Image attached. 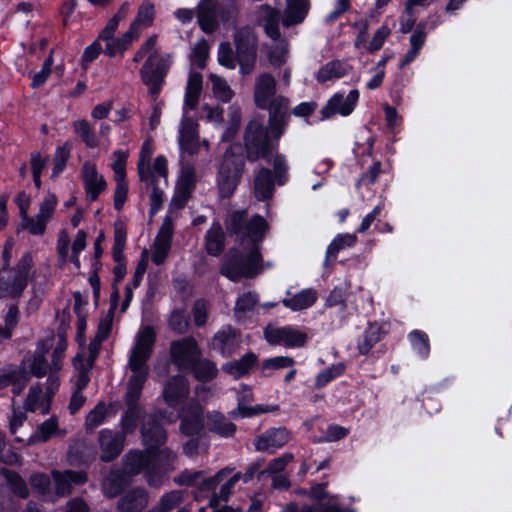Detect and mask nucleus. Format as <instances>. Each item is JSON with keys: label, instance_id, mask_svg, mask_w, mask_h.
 <instances>
[{"label": "nucleus", "instance_id": "f257e3e1", "mask_svg": "<svg viewBox=\"0 0 512 512\" xmlns=\"http://www.w3.org/2000/svg\"><path fill=\"white\" fill-rule=\"evenodd\" d=\"M225 227L227 232L235 235L243 245L249 241L250 247L244 246L245 253L238 249H230L223 257L220 274L233 282L255 278L264 270L260 243L269 230L268 223L260 215L248 220L246 210H236L227 215Z\"/></svg>", "mask_w": 512, "mask_h": 512}, {"label": "nucleus", "instance_id": "f03ea898", "mask_svg": "<svg viewBox=\"0 0 512 512\" xmlns=\"http://www.w3.org/2000/svg\"><path fill=\"white\" fill-rule=\"evenodd\" d=\"M155 339L154 329L151 326L143 327L137 335L136 344L129 359V367L133 374L127 383V391L124 395L126 409L120 420L121 431L125 434L132 433L136 429L138 418L142 413L139 399L147 380L146 362L151 356Z\"/></svg>", "mask_w": 512, "mask_h": 512}, {"label": "nucleus", "instance_id": "7ed1b4c3", "mask_svg": "<svg viewBox=\"0 0 512 512\" xmlns=\"http://www.w3.org/2000/svg\"><path fill=\"white\" fill-rule=\"evenodd\" d=\"M277 82L270 73H261L255 79L253 98L256 106L268 110V124L275 138H280L290 119L289 99L276 95Z\"/></svg>", "mask_w": 512, "mask_h": 512}, {"label": "nucleus", "instance_id": "20e7f679", "mask_svg": "<svg viewBox=\"0 0 512 512\" xmlns=\"http://www.w3.org/2000/svg\"><path fill=\"white\" fill-rule=\"evenodd\" d=\"M156 43L157 35L150 36L133 56L135 63H139L147 56L140 69V76L152 96L160 93L169 68L168 62L158 53Z\"/></svg>", "mask_w": 512, "mask_h": 512}, {"label": "nucleus", "instance_id": "39448f33", "mask_svg": "<svg viewBox=\"0 0 512 512\" xmlns=\"http://www.w3.org/2000/svg\"><path fill=\"white\" fill-rule=\"evenodd\" d=\"M245 159L239 146H230L224 153L218 170L220 195L229 198L235 191L244 171Z\"/></svg>", "mask_w": 512, "mask_h": 512}, {"label": "nucleus", "instance_id": "423d86ee", "mask_svg": "<svg viewBox=\"0 0 512 512\" xmlns=\"http://www.w3.org/2000/svg\"><path fill=\"white\" fill-rule=\"evenodd\" d=\"M271 137L276 142L279 139L274 137L269 126L268 130H266L261 121H250L244 136L247 159L251 162L259 159H268L277 146V143L272 142Z\"/></svg>", "mask_w": 512, "mask_h": 512}, {"label": "nucleus", "instance_id": "0eeeda50", "mask_svg": "<svg viewBox=\"0 0 512 512\" xmlns=\"http://www.w3.org/2000/svg\"><path fill=\"white\" fill-rule=\"evenodd\" d=\"M33 260L25 253L14 268L0 269V298H19L27 287Z\"/></svg>", "mask_w": 512, "mask_h": 512}, {"label": "nucleus", "instance_id": "6e6552de", "mask_svg": "<svg viewBox=\"0 0 512 512\" xmlns=\"http://www.w3.org/2000/svg\"><path fill=\"white\" fill-rule=\"evenodd\" d=\"M233 40L239 70L243 75H249L257 61V36L251 27L245 26L236 30Z\"/></svg>", "mask_w": 512, "mask_h": 512}, {"label": "nucleus", "instance_id": "1a4fd4ad", "mask_svg": "<svg viewBox=\"0 0 512 512\" xmlns=\"http://www.w3.org/2000/svg\"><path fill=\"white\" fill-rule=\"evenodd\" d=\"M59 386V379L56 374L48 373V378L43 388L41 384L32 385L29 388L26 400L24 402L25 411H40L43 415L50 410L51 401L55 390Z\"/></svg>", "mask_w": 512, "mask_h": 512}, {"label": "nucleus", "instance_id": "9d476101", "mask_svg": "<svg viewBox=\"0 0 512 512\" xmlns=\"http://www.w3.org/2000/svg\"><path fill=\"white\" fill-rule=\"evenodd\" d=\"M172 362L181 370H189L200 357V350L196 341L191 338H183L173 341L170 345Z\"/></svg>", "mask_w": 512, "mask_h": 512}, {"label": "nucleus", "instance_id": "9b49d317", "mask_svg": "<svg viewBox=\"0 0 512 512\" xmlns=\"http://www.w3.org/2000/svg\"><path fill=\"white\" fill-rule=\"evenodd\" d=\"M126 435L121 430L113 431L110 429H102L98 433L101 461L111 462L121 454L125 445Z\"/></svg>", "mask_w": 512, "mask_h": 512}, {"label": "nucleus", "instance_id": "f8f14e48", "mask_svg": "<svg viewBox=\"0 0 512 512\" xmlns=\"http://www.w3.org/2000/svg\"><path fill=\"white\" fill-rule=\"evenodd\" d=\"M265 339L271 345H283L285 347H301L307 340L306 333L290 326H268L264 331Z\"/></svg>", "mask_w": 512, "mask_h": 512}, {"label": "nucleus", "instance_id": "ddd939ff", "mask_svg": "<svg viewBox=\"0 0 512 512\" xmlns=\"http://www.w3.org/2000/svg\"><path fill=\"white\" fill-rule=\"evenodd\" d=\"M291 438V432L285 427L271 428L255 438L254 446L258 452L274 454L284 447Z\"/></svg>", "mask_w": 512, "mask_h": 512}, {"label": "nucleus", "instance_id": "4468645a", "mask_svg": "<svg viewBox=\"0 0 512 512\" xmlns=\"http://www.w3.org/2000/svg\"><path fill=\"white\" fill-rule=\"evenodd\" d=\"M81 175L87 193V199L89 201H95L107 188L105 179L102 175L98 174L96 166L90 162H85L82 165Z\"/></svg>", "mask_w": 512, "mask_h": 512}, {"label": "nucleus", "instance_id": "2eb2a0df", "mask_svg": "<svg viewBox=\"0 0 512 512\" xmlns=\"http://www.w3.org/2000/svg\"><path fill=\"white\" fill-rule=\"evenodd\" d=\"M153 462L152 449L131 450L123 457V470L127 475L135 476L142 471L145 473Z\"/></svg>", "mask_w": 512, "mask_h": 512}, {"label": "nucleus", "instance_id": "dca6fc26", "mask_svg": "<svg viewBox=\"0 0 512 512\" xmlns=\"http://www.w3.org/2000/svg\"><path fill=\"white\" fill-rule=\"evenodd\" d=\"M55 483V491L58 496H67L76 485L84 484L87 475L83 471L65 470L63 472L53 470L51 472Z\"/></svg>", "mask_w": 512, "mask_h": 512}, {"label": "nucleus", "instance_id": "f3484780", "mask_svg": "<svg viewBox=\"0 0 512 512\" xmlns=\"http://www.w3.org/2000/svg\"><path fill=\"white\" fill-rule=\"evenodd\" d=\"M173 234V223L170 218H166L156 236L154 242V250L152 253V261L156 265L164 263L168 252L171 248V239Z\"/></svg>", "mask_w": 512, "mask_h": 512}, {"label": "nucleus", "instance_id": "a211bd4d", "mask_svg": "<svg viewBox=\"0 0 512 512\" xmlns=\"http://www.w3.org/2000/svg\"><path fill=\"white\" fill-rule=\"evenodd\" d=\"M189 395L187 380L180 375L171 377L163 388V397L170 407L181 404Z\"/></svg>", "mask_w": 512, "mask_h": 512}, {"label": "nucleus", "instance_id": "6ab92c4d", "mask_svg": "<svg viewBox=\"0 0 512 512\" xmlns=\"http://www.w3.org/2000/svg\"><path fill=\"white\" fill-rule=\"evenodd\" d=\"M141 434L144 444L152 450L162 445L166 440L165 430L153 415L144 417Z\"/></svg>", "mask_w": 512, "mask_h": 512}, {"label": "nucleus", "instance_id": "aec40b11", "mask_svg": "<svg viewBox=\"0 0 512 512\" xmlns=\"http://www.w3.org/2000/svg\"><path fill=\"white\" fill-rule=\"evenodd\" d=\"M358 98V90H351L346 97L335 94L323 108L322 113L325 117H330L335 113L347 116L353 111Z\"/></svg>", "mask_w": 512, "mask_h": 512}, {"label": "nucleus", "instance_id": "412c9836", "mask_svg": "<svg viewBox=\"0 0 512 512\" xmlns=\"http://www.w3.org/2000/svg\"><path fill=\"white\" fill-rule=\"evenodd\" d=\"M147 505V491L144 488L136 487L120 497L116 508L119 512H141Z\"/></svg>", "mask_w": 512, "mask_h": 512}, {"label": "nucleus", "instance_id": "4be33fe9", "mask_svg": "<svg viewBox=\"0 0 512 512\" xmlns=\"http://www.w3.org/2000/svg\"><path fill=\"white\" fill-rule=\"evenodd\" d=\"M51 346V340L39 343L34 354L23 361V364L27 365L31 375L42 378L49 372V365L47 364L45 354L49 351Z\"/></svg>", "mask_w": 512, "mask_h": 512}, {"label": "nucleus", "instance_id": "5701e85b", "mask_svg": "<svg viewBox=\"0 0 512 512\" xmlns=\"http://www.w3.org/2000/svg\"><path fill=\"white\" fill-rule=\"evenodd\" d=\"M240 344L239 335L231 327L223 328L212 339L211 346L214 350L223 356H230L234 353Z\"/></svg>", "mask_w": 512, "mask_h": 512}, {"label": "nucleus", "instance_id": "b1692460", "mask_svg": "<svg viewBox=\"0 0 512 512\" xmlns=\"http://www.w3.org/2000/svg\"><path fill=\"white\" fill-rule=\"evenodd\" d=\"M257 17L263 25L267 36L272 40H278L281 36L279 31L280 11L267 4H263L258 7Z\"/></svg>", "mask_w": 512, "mask_h": 512}, {"label": "nucleus", "instance_id": "393cba45", "mask_svg": "<svg viewBox=\"0 0 512 512\" xmlns=\"http://www.w3.org/2000/svg\"><path fill=\"white\" fill-rule=\"evenodd\" d=\"M274 186V175L270 169L262 167L256 171L253 180V193L257 200L270 199L274 192Z\"/></svg>", "mask_w": 512, "mask_h": 512}, {"label": "nucleus", "instance_id": "a878e982", "mask_svg": "<svg viewBox=\"0 0 512 512\" xmlns=\"http://www.w3.org/2000/svg\"><path fill=\"white\" fill-rule=\"evenodd\" d=\"M216 7V0H201L198 5V23L205 33H212L218 27Z\"/></svg>", "mask_w": 512, "mask_h": 512}, {"label": "nucleus", "instance_id": "bb28decb", "mask_svg": "<svg viewBox=\"0 0 512 512\" xmlns=\"http://www.w3.org/2000/svg\"><path fill=\"white\" fill-rule=\"evenodd\" d=\"M309 7V0H286L282 24L290 27L301 23L306 17Z\"/></svg>", "mask_w": 512, "mask_h": 512}, {"label": "nucleus", "instance_id": "cd10ccee", "mask_svg": "<svg viewBox=\"0 0 512 512\" xmlns=\"http://www.w3.org/2000/svg\"><path fill=\"white\" fill-rule=\"evenodd\" d=\"M65 431L59 429L58 419L55 416L38 425L35 433L28 439L29 444L45 443L52 437H63Z\"/></svg>", "mask_w": 512, "mask_h": 512}, {"label": "nucleus", "instance_id": "c85d7f7f", "mask_svg": "<svg viewBox=\"0 0 512 512\" xmlns=\"http://www.w3.org/2000/svg\"><path fill=\"white\" fill-rule=\"evenodd\" d=\"M152 153V141L149 138L146 139L142 144L139 161L137 164L139 178L147 186L154 184V182L156 181V177L153 174L152 169L150 167Z\"/></svg>", "mask_w": 512, "mask_h": 512}, {"label": "nucleus", "instance_id": "c756f323", "mask_svg": "<svg viewBox=\"0 0 512 512\" xmlns=\"http://www.w3.org/2000/svg\"><path fill=\"white\" fill-rule=\"evenodd\" d=\"M225 233L220 223H213L205 235V249L210 256L217 257L225 249Z\"/></svg>", "mask_w": 512, "mask_h": 512}, {"label": "nucleus", "instance_id": "7c9ffc66", "mask_svg": "<svg viewBox=\"0 0 512 512\" xmlns=\"http://www.w3.org/2000/svg\"><path fill=\"white\" fill-rule=\"evenodd\" d=\"M203 77L199 72H190L184 97V109L194 110L202 92Z\"/></svg>", "mask_w": 512, "mask_h": 512}, {"label": "nucleus", "instance_id": "2f4dec72", "mask_svg": "<svg viewBox=\"0 0 512 512\" xmlns=\"http://www.w3.org/2000/svg\"><path fill=\"white\" fill-rule=\"evenodd\" d=\"M208 429L221 437H231L236 431V425L219 412H212L207 416Z\"/></svg>", "mask_w": 512, "mask_h": 512}, {"label": "nucleus", "instance_id": "473e14b6", "mask_svg": "<svg viewBox=\"0 0 512 512\" xmlns=\"http://www.w3.org/2000/svg\"><path fill=\"white\" fill-rule=\"evenodd\" d=\"M203 426L202 409L197 406L183 415L180 429L183 434L192 436L199 434Z\"/></svg>", "mask_w": 512, "mask_h": 512}, {"label": "nucleus", "instance_id": "72a5a7b5", "mask_svg": "<svg viewBox=\"0 0 512 512\" xmlns=\"http://www.w3.org/2000/svg\"><path fill=\"white\" fill-rule=\"evenodd\" d=\"M317 299V293L313 289H305L290 298L283 299L285 307L294 311L303 310L312 306Z\"/></svg>", "mask_w": 512, "mask_h": 512}, {"label": "nucleus", "instance_id": "f704fd0d", "mask_svg": "<svg viewBox=\"0 0 512 512\" xmlns=\"http://www.w3.org/2000/svg\"><path fill=\"white\" fill-rule=\"evenodd\" d=\"M75 134L85 143L88 148H96L99 141L92 125L85 119L76 120L72 123Z\"/></svg>", "mask_w": 512, "mask_h": 512}, {"label": "nucleus", "instance_id": "c9c22d12", "mask_svg": "<svg viewBox=\"0 0 512 512\" xmlns=\"http://www.w3.org/2000/svg\"><path fill=\"white\" fill-rule=\"evenodd\" d=\"M256 355L254 353H247L245 354L241 359L229 362L223 366V370L235 378H239L243 375H245L249 369L254 365L256 362Z\"/></svg>", "mask_w": 512, "mask_h": 512}, {"label": "nucleus", "instance_id": "e433bc0d", "mask_svg": "<svg viewBox=\"0 0 512 512\" xmlns=\"http://www.w3.org/2000/svg\"><path fill=\"white\" fill-rule=\"evenodd\" d=\"M154 5L150 2L143 3L139 9L136 18L131 23L132 30L138 31L139 34L153 23Z\"/></svg>", "mask_w": 512, "mask_h": 512}, {"label": "nucleus", "instance_id": "4c0bfd02", "mask_svg": "<svg viewBox=\"0 0 512 512\" xmlns=\"http://www.w3.org/2000/svg\"><path fill=\"white\" fill-rule=\"evenodd\" d=\"M349 66L345 63L334 60L325 64L317 73L320 82H326L333 78H340L348 73Z\"/></svg>", "mask_w": 512, "mask_h": 512}, {"label": "nucleus", "instance_id": "58836bf2", "mask_svg": "<svg viewBox=\"0 0 512 512\" xmlns=\"http://www.w3.org/2000/svg\"><path fill=\"white\" fill-rule=\"evenodd\" d=\"M425 40H426V32L424 30V25L419 24L416 27L414 33L410 37L411 47L408 50V52L406 53V55L401 63L402 66L410 63L411 61H413L415 59V57L419 53L420 49L424 45Z\"/></svg>", "mask_w": 512, "mask_h": 512}, {"label": "nucleus", "instance_id": "ea45409f", "mask_svg": "<svg viewBox=\"0 0 512 512\" xmlns=\"http://www.w3.org/2000/svg\"><path fill=\"white\" fill-rule=\"evenodd\" d=\"M123 487L124 479L119 471H111L102 483V491L109 498L119 495Z\"/></svg>", "mask_w": 512, "mask_h": 512}, {"label": "nucleus", "instance_id": "a19ab883", "mask_svg": "<svg viewBox=\"0 0 512 512\" xmlns=\"http://www.w3.org/2000/svg\"><path fill=\"white\" fill-rule=\"evenodd\" d=\"M209 80L212 83L213 94L218 100L227 103L233 98L234 92L224 78L211 73L209 75Z\"/></svg>", "mask_w": 512, "mask_h": 512}, {"label": "nucleus", "instance_id": "79ce46f5", "mask_svg": "<svg viewBox=\"0 0 512 512\" xmlns=\"http://www.w3.org/2000/svg\"><path fill=\"white\" fill-rule=\"evenodd\" d=\"M194 373L196 379L206 382L212 380L217 375V368L214 363L208 360H196V363L190 368Z\"/></svg>", "mask_w": 512, "mask_h": 512}, {"label": "nucleus", "instance_id": "37998d69", "mask_svg": "<svg viewBox=\"0 0 512 512\" xmlns=\"http://www.w3.org/2000/svg\"><path fill=\"white\" fill-rule=\"evenodd\" d=\"M357 237L354 234H341L338 235L328 246L326 252L327 260H333L336 258L337 253L346 248L351 247L355 244Z\"/></svg>", "mask_w": 512, "mask_h": 512}, {"label": "nucleus", "instance_id": "c03bdc74", "mask_svg": "<svg viewBox=\"0 0 512 512\" xmlns=\"http://www.w3.org/2000/svg\"><path fill=\"white\" fill-rule=\"evenodd\" d=\"M268 51V60L274 67L282 66L287 59L288 45L284 39L279 38Z\"/></svg>", "mask_w": 512, "mask_h": 512}, {"label": "nucleus", "instance_id": "a18cd8bd", "mask_svg": "<svg viewBox=\"0 0 512 512\" xmlns=\"http://www.w3.org/2000/svg\"><path fill=\"white\" fill-rule=\"evenodd\" d=\"M2 475L5 477L10 489L21 498H26L29 494L25 481L14 471L8 469L1 470Z\"/></svg>", "mask_w": 512, "mask_h": 512}, {"label": "nucleus", "instance_id": "49530a36", "mask_svg": "<svg viewBox=\"0 0 512 512\" xmlns=\"http://www.w3.org/2000/svg\"><path fill=\"white\" fill-rule=\"evenodd\" d=\"M294 455L292 453H285L280 457L273 458L269 461L267 467L259 473L260 476L262 475H277V474H283L282 472L285 470L288 464L293 462Z\"/></svg>", "mask_w": 512, "mask_h": 512}, {"label": "nucleus", "instance_id": "de8ad7c7", "mask_svg": "<svg viewBox=\"0 0 512 512\" xmlns=\"http://www.w3.org/2000/svg\"><path fill=\"white\" fill-rule=\"evenodd\" d=\"M58 338H59V341L53 351L52 360H51V363L49 364V373L50 374L54 373L56 375H57L58 371H60L62 368V359H63L64 353L66 351V348H67L65 333L59 332Z\"/></svg>", "mask_w": 512, "mask_h": 512}, {"label": "nucleus", "instance_id": "09e8293b", "mask_svg": "<svg viewBox=\"0 0 512 512\" xmlns=\"http://www.w3.org/2000/svg\"><path fill=\"white\" fill-rule=\"evenodd\" d=\"M209 57V44L206 39H200L195 45L190 55V60L199 69H204L206 60Z\"/></svg>", "mask_w": 512, "mask_h": 512}, {"label": "nucleus", "instance_id": "8fccbe9b", "mask_svg": "<svg viewBox=\"0 0 512 512\" xmlns=\"http://www.w3.org/2000/svg\"><path fill=\"white\" fill-rule=\"evenodd\" d=\"M108 415V408L104 402H99L86 417V429L94 430L106 419Z\"/></svg>", "mask_w": 512, "mask_h": 512}, {"label": "nucleus", "instance_id": "3c124183", "mask_svg": "<svg viewBox=\"0 0 512 512\" xmlns=\"http://www.w3.org/2000/svg\"><path fill=\"white\" fill-rule=\"evenodd\" d=\"M381 339V329L377 325H370L365 331L363 340L358 344L361 354H367L370 349Z\"/></svg>", "mask_w": 512, "mask_h": 512}, {"label": "nucleus", "instance_id": "603ef678", "mask_svg": "<svg viewBox=\"0 0 512 512\" xmlns=\"http://www.w3.org/2000/svg\"><path fill=\"white\" fill-rule=\"evenodd\" d=\"M153 461L157 463V466L163 468L165 471L174 469V462L176 461V454L169 448L158 450H152Z\"/></svg>", "mask_w": 512, "mask_h": 512}, {"label": "nucleus", "instance_id": "864d4df0", "mask_svg": "<svg viewBox=\"0 0 512 512\" xmlns=\"http://www.w3.org/2000/svg\"><path fill=\"white\" fill-rule=\"evenodd\" d=\"M71 146L68 143L63 144L55 151V156L53 159L54 168L52 171V177L56 178L66 167V163L70 157Z\"/></svg>", "mask_w": 512, "mask_h": 512}, {"label": "nucleus", "instance_id": "5fc2aeb1", "mask_svg": "<svg viewBox=\"0 0 512 512\" xmlns=\"http://www.w3.org/2000/svg\"><path fill=\"white\" fill-rule=\"evenodd\" d=\"M410 342L413 348L423 357L428 356L430 351L429 338L426 333L420 330H414L409 334Z\"/></svg>", "mask_w": 512, "mask_h": 512}, {"label": "nucleus", "instance_id": "6e6d98bb", "mask_svg": "<svg viewBox=\"0 0 512 512\" xmlns=\"http://www.w3.org/2000/svg\"><path fill=\"white\" fill-rule=\"evenodd\" d=\"M183 500L181 491H171L163 495L155 509L157 512H169L177 507Z\"/></svg>", "mask_w": 512, "mask_h": 512}, {"label": "nucleus", "instance_id": "4d7b16f0", "mask_svg": "<svg viewBox=\"0 0 512 512\" xmlns=\"http://www.w3.org/2000/svg\"><path fill=\"white\" fill-rule=\"evenodd\" d=\"M189 326V320L184 310H174L169 318V327L177 334H184Z\"/></svg>", "mask_w": 512, "mask_h": 512}, {"label": "nucleus", "instance_id": "13d9d810", "mask_svg": "<svg viewBox=\"0 0 512 512\" xmlns=\"http://www.w3.org/2000/svg\"><path fill=\"white\" fill-rule=\"evenodd\" d=\"M217 59L220 65L228 69H235L236 64H238L229 42H223L219 45Z\"/></svg>", "mask_w": 512, "mask_h": 512}, {"label": "nucleus", "instance_id": "bf43d9fd", "mask_svg": "<svg viewBox=\"0 0 512 512\" xmlns=\"http://www.w3.org/2000/svg\"><path fill=\"white\" fill-rule=\"evenodd\" d=\"M84 357L77 355L74 358V366L78 370V376L75 382V391L82 392V390L88 385L90 378L88 375V371L91 367L84 366Z\"/></svg>", "mask_w": 512, "mask_h": 512}, {"label": "nucleus", "instance_id": "052dcab7", "mask_svg": "<svg viewBox=\"0 0 512 512\" xmlns=\"http://www.w3.org/2000/svg\"><path fill=\"white\" fill-rule=\"evenodd\" d=\"M295 364V360L288 356H277L264 360L261 364V369L265 370H279L285 368H291Z\"/></svg>", "mask_w": 512, "mask_h": 512}, {"label": "nucleus", "instance_id": "680f3d73", "mask_svg": "<svg viewBox=\"0 0 512 512\" xmlns=\"http://www.w3.org/2000/svg\"><path fill=\"white\" fill-rule=\"evenodd\" d=\"M195 181L196 175L194 166L189 163L183 164L180 176L178 178L177 187L193 190Z\"/></svg>", "mask_w": 512, "mask_h": 512}, {"label": "nucleus", "instance_id": "e2e57ef3", "mask_svg": "<svg viewBox=\"0 0 512 512\" xmlns=\"http://www.w3.org/2000/svg\"><path fill=\"white\" fill-rule=\"evenodd\" d=\"M167 472L168 471L157 466V463L154 461L153 464L147 468L145 472V479L151 487L159 488L162 485Z\"/></svg>", "mask_w": 512, "mask_h": 512}, {"label": "nucleus", "instance_id": "0e129e2a", "mask_svg": "<svg viewBox=\"0 0 512 512\" xmlns=\"http://www.w3.org/2000/svg\"><path fill=\"white\" fill-rule=\"evenodd\" d=\"M57 205V198L53 193H48L40 204L38 218L48 223L52 217L55 207Z\"/></svg>", "mask_w": 512, "mask_h": 512}, {"label": "nucleus", "instance_id": "69168bd1", "mask_svg": "<svg viewBox=\"0 0 512 512\" xmlns=\"http://www.w3.org/2000/svg\"><path fill=\"white\" fill-rule=\"evenodd\" d=\"M197 124L189 118H184L180 127L179 144L197 139Z\"/></svg>", "mask_w": 512, "mask_h": 512}, {"label": "nucleus", "instance_id": "338daca9", "mask_svg": "<svg viewBox=\"0 0 512 512\" xmlns=\"http://www.w3.org/2000/svg\"><path fill=\"white\" fill-rule=\"evenodd\" d=\"M257 302V296L254 293H246L240 296L235 305V313L237 316L241 317L246 312L251 311Z\"/></svg>", "mask_w": 512, "mask_h": 512}, {"label": "nucleus", "instance_id": "774afa93", "mask_svg": "<svg viewBox=\"0 0 512 512\" xmlns=\"http://www.w3.org/2000/svg\"><path fill=\"white\" fill-rule=\"evenodd\" d=\"M202 478H203V471L185 470L180 475H178L177 477L174 478V482L178 485L199 487Z\"/></svg>", "mask_w": 512, "mask_h": 512}]
</instances>
